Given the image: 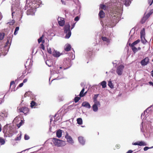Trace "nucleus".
<instances>
[{"mask_svg": "<svg viewBox=\"0 0 153 153\" xmlns=\"http://www.w3.org/2000/svg\"><path fill=\"white\" fill-rule=\"evenodd\" d=\"M70 28V26L69 23L67 24L64 26V32L66 34L65 36L66 38L68 39L71 35V32Z\"/></svg>", "mask_w": 153, "mask_h": 153, "instance_id": "obj_1", "label": "nucleus"}, {"mask_svg": "<svg viewBox=\"0 0 153 153\" xmlns=\"http://www.w3.org/2000/svg\"><path fill=\"white\" fill-rule=\"evenodd\" d=\"M52 141L55 146L57 147L62 146L65 144L64 141L56 138H53Z\"/></svg>", "mask_w": 153, "mask_h": 153, "instance_id": "obj_2", "label": "nucleus"}, {"mask_svg": "<svg viewBox=\"0 0 153 153\" xmlns=\"http://www.w3.org/2000/svg\"><path fill=\"white\" fill-rule=\"evenodd\" d=\"M140 42V39H138L133 43L131 44L129 43L128 44L129 46L131 48L134 53H135L137 52V48L135 47V46L138 44Z\"/></svg>", "mask_w": 153, "mask_h": 153, "instance_id": "obj_3", "label": "nucleus"}, {"mask_svg": "<svg viewBox=\"0 0 153 153\" xmlns=\"http://www.w3.org/2000/svg\"><path fill=\"white\" fill-rule=\"evenodd\" d=\"M9 49L7 48V45H5L4 47H0V56H4L7 53Z\"/></svg>", "mask_w": 153, "mask_h": 153, "instance_id": "obj_4", "label": "nucleus"}, {"mask_svg": "<svg viewBox=\"0 0 153 153\" xmlns=\"http://www.w3.org/2000/svg\"><path fill=\"white\" fill-rule=\"evenodd\" d=\"M124 68V66L122 65H120L118 67L117 69L116 72L119 75H121L122 74Z\"/></svg>", "mask_w": 153, "mask_h": 153, "instance_id": "obj_5", "label": "nucleus"}, {"mask_svg": "<svg viewBox=\"0 0 153 153\" xmlns=\"http://www.w3.org/2000/svg\"><path fill=\"white\" fill-rule=\"evenodd\" d=\"M18 110V112H23L25 114L28 113L29 111L28 108L27 107H25L20 108Z\"/></svg>", "mask_w": 153, "mask_h": 153, "instance_id": "obj_6", "label": "nucleus"}, {"mask_svg": "<svg viewBox=\"0 0 153 153\" xmlns=\"http://www.w3.org/2000/svg\"><path fill=\"white\" fill-rule=\"evenodd\" d=\"M149 58L148 57H146L141 61L140 63L142 66H145L149 63Z\"/></svg>", "mask_w": 153, "mask_h": 153, "instance_id": "obj_7", "label": "nucleus"}, {"mask_svg": "<svg viewBox=\"0 0 153 153\" xmlns=\"http://www.w3.org/2000/svg\"><path fill=\"white\" fill-rule=\"evenodd\" d=\"M65 137L68 143L71 144L74 143V141L72 138L68 135V133L67 132H66Z\"/></svg>", "mask_w": 153, "mask_h": 153, "instance_id": "obj_8", "label": "nucleus"}, {"mask_svg": "<svg viewBox=\"0 0 153 153\" xmlns=\"http://www.w3.org/2000/svg\"><path fill=\"white\" fill-rule=\"evenodd\" d=\"M120 3L122 4H124L126 6H128L131 3L130 0H120Z\"/></svg>", "mask_w": 153, "mask_h": 153, "instance_id": "obj_9", "label": "nucleus"}, {"mask_svg": "<svg viewBox=\"0 0 153 153\" xmlns=\"http://www.w3.org/2000/svg\"><path fill=\"white\" fill-rule=\"evenodd\" d=\"M58 23L59 25L61 26H63L64 25L65 21L63 18H61L59 19V18L58 19Z\"/></svg>", "mask_w": 153, "mask_h": 153, "instance_id": "obj_10", "label": "nucleus"}, {"mask_svg": "<svg viewBox=\"0 0 153 153\" xmlns=\"http://www.w3.org/2000/svg\"><path fill=\"white\" fill-rule=\"evenodd\" d=\"M82 106L86 108H91V105L89 103L87 102H84L82 104Z\"/></svg>", "mask_w": 153, "mask_h": 153, "instance_id": "obj_11", "label": "nucleus"}, {"mask_svg": "<svg viewBox=\"0 0 153 153\" xmlns=\"http://www.w3.org/2000/svg\"><path fill=\"white\" fill-rule=\"evenodd\" d=\"M71 48L70 45L67 44L65 46L64 50L66 51H70Z\"/></svg>", "mask_w": 153, "mask_h": 153, "instance_id": "obj_12", "label": "nucleus"}, {"mask_svg": "<svg viewBox=\"0 0 153 153\" xmlns=\"http://www.w3.org/2000/svg\"><path fill=\"white\" fill-rule=\"evenodd\" d=\"M78 140L79 142L82 145H83L85 144V141L83 137L82 136L79 137Z\"/></svg>", "mask_w": 153, "mask_h": 153, "instance_id": "obj_13", "label": "nucleus"}, {"mask_svg": "<svg viewBox=\"0 0 153 153\" xmlns=\"http://www.w3.org/2000/svg\"><path fill=\"white\" fill-rule=\"evenodd\" d=\"M52 54L53 56L56 57H58L61 55L60 53L59 52L55 51L53 52Z\"/></svg>", "mask_w": 153, "mask_h": 153, "instance_id": "obj_14", "label": "nucleus"}, {"mask_svg": "<svg viewBox=\"0 0 153 153\" xmlns=\"http://www.w3.org/2000/svg\"><path fill=\"white\" fill-rule=\"evenodd\" d=\"M99 16L100 18H103L105 17V13L102 10H101L99 13Z\"/></svg>", "mask_w": 153, "mask_h": 153, "instance_id": "obj_15", "label": "nucleus"}, {"mask_svg": "<svg viewBox=\"0 0 153 153\" xmlns=\"http://www.w3.org/2000/svg\"><path fill=\"white\" fill-rule=\"evenodd\" d=\"M56 136L58 138H60L62 136V131L61 130H58L56 132Z\"/></svg>", "mask_w": 153, "mask_h": 153, "instance_id": "obj_16", "label": "nucleus"}, {"mask_svg": "<svg viewBox=\"0 0 153 153\" xmlns=\"http://www.w3.org/2000/svg\"><path fill=\"white\" fill-rule=\"evenodd\" d=\"M37 106V103L34 102L33 101H32L30 103V106L31 108H33L34 107V108H36V106Z\"/></svg>", "mask_w": 153, "mask_h": 153, "instance_id": "obj_17", "label": "nucleus"}, {"mask_svg": "<svg viewBox=\"0 0 153 153\" xmlns=\"http://www.w3.org/2000/svg\"><path fill=\"white\" fill-rule=\"evenodd\" d=\"M145 34V29L143 28L140 32V38H143V37H144Z\"/></svg>", "mask_w": 153, "mask_h": 153, "instance_id": "obj_18", "label": "nucleus"}, {"mask_svg": "<svg viewBox=\"0 0 153 153\" xmlns=\"http://www.w3.org/2000/svg\"><path fill=\"white\" fill-rule=\"evenodd\" d=\"M102 39L104 41H105L107 43H108L110 42V39L105 37L102 36Z\"/></svg>", "mask_w": 153, "mask_h": 153, "instance_id": "obj_19", "label": "nucleus"}, {"mask_svg": "<svg viewBox=\"0 0 153 153\" xmlns=\"http://www.w3.org/2000/svg\"><path fill=\"white\" fill-rule=\"evenodd\" d=\"M77 123L79 125H81L82 124V118H79L77 119Z\"/></svg>", "mask_w": 153, "mask_h": 153, "instance_id": "obj_20", "label": "nucleus"}, {"mask_svg": "<svg viewBox=\"0 0 153 153\" xmlns=\"http://www.w3.org/2000/svg\"><path fill=\"white\" fill-rule=\"evenodd\" d=\"M139 142V146H146L147 145V144L144 141H138Z\"/></svg>", "mask_w": 153, "mask_h": 153, "instance_id": "obj_21", "label": "nucleus"}, {"mask_svg": "<svg viewBox=\"0 0 153 153\" xmlns=\"http://www.w3.org/2000/svg\"><path fill=\"white\" fill-rule=\"evenodd\" d=\"M97 106L95 105L94 104L92 106V108L94 111L96 112L98 111V108Z\"/></svg>", "mask_w": 153, "mask_h": 153, "instance_id": "obj_22", "label": "nucleus"}, {"mask_svg": "<svg viewBox=\"0 0 153 153\" xmlns=\"http://www.w3.org/2000/svg\"><path fill=\"white\" fill-rule=\"evenodd\" d=\"M106 82L105 81H103L101 83V85L102 86V87L103 88H105L106 87Z\"/></svg>", "mask_w": 153, "mask_h": 153, "instance_id": "obj_23", "label": "nucleus"}, {"mask_svg": "<svg viewBox=\"0 0 153 153\" xmlns=\"http://www.w3.org/2000/svg\"><path fill=\"white\" fill-rule=\"evenodd\" d=\"M5 33H4L0 32V40H2L4 37Z\"/></svg>", "mask_w": 153, "mask_h": 153, "instance_id": "obj_24", "label": "nucleus"}, {"mask_svg": "<svg viewBox=\"0 0 153 153\" xmlns=\"http://www.w3.org/2000/svg\"><path fill=\"white\" fill-rule=\"evenodd\" d=\"M85 91V88H83L81 92H80V93L79 94V95L80 97H82L84 96V95H83L84 94V92Z\"/></svg>", "mask_w": 153, "mask_h": 153, "instance_id": "obj_25", "label": "nucleus"}, {"mask_svg": "<svg viewBox=\"0 0 153 153\" xmlns=\"http://www.w3.org/2000/svg\"><path fill=\"white\" fill-rule=\"evenodd\" d=\"M108 86L111 88H113L114 86L111 81H109L108 82Z\"/></svg>", "mask_w": 153, "mask_h": 153, "instance_id": "obj_26", "label": "nucleus"}, {"mask_svg": "<svg viewBox=\"0 0 153 153\" xmlns=\"http://www.w3.org/2000/svg\"><path fill=\"white\" fill-rule=\"evenodd\" d=\"M143 37V38H141V41L143 43L145 44L147 42V41L145 39V37Z\"/></svg>", "mask_w": 153, "mask_h": 153, "instance_id": "obj_27", "label": "nucleus"}, {"mask_svg": "<svg viewBox=\"0 0 153 153\" xmlns=\"http://www.w3.org/2000/svg\"><path fill=\"white\" fill-rule=\"evenodd\" d=\"M5 143V141L4 140L1 138L0 137V143H1V145H2L4 144Z\"/></svg>", "mask_w": 153, "mask_h": 153, "instance_id": "obj_28", "label": "nucleus"}, {"mask_svg": "<svg viewBox=\"0 0 153 153\" xmlns=\"http://www.w3.org/2000/svg\"><path fill=\"white\" fill-rule=\"evenodd\" d=\"M94 105H95L97 106H100V103L99 101H97V100H96L95 102H94Z\"/></svg>", "mask_w": 153, "mask_h": 153, "instance_id": "obj_29", "label": "nucleus"}, {"mask_svg": "<svg viewBox=\"0 0 153 153\" xmlns=\"http://www.w3.org/2000/svg\"><path fill=\"white\" fill-rule=\"evenodd\" d=\"M44 37V35H42L39 39H38V42L39 43H40L41 42H42V39Z\"/></svg>", "mask_w": 153, "mask_h": 153, "instance_id": "obj_30", "label": "nucleus"}, {"mask_svg": "<svg viewBox=\"0 0 153 153\" xmlns=\"http://www.w3.org/2000/svg\"><path fill=\"white\" fill-rule=\"evenodd\" d=\"M80 99V97H76L74 98V102L75 103L77 102Z\"/></svg>", "mask_w": 153, "mask_h": 153, "instance_id": "obj_31", "label": "nucleus"}, {"mask_svg": "<svg viewBox=\"0 0 153 153\" xmlns=\"http://www.w3.org/2000/svg\"><path fill=\"white\" fill-rule=\"evenodd\" d=\"M30 94H31V93H30V91L27 92L24 95V97H26L27 96H29L30 95Z\"/></svg>", "mask_w": 153, "mask_h": 153, "instance_id": "obj_32", "label": "nucleus"}, {"mask_svg": "<svg viewBox=\"0 0 153 153\" xmlns=\"http://www.w3.org/2000/svg\"><path fill=\"white\" fill-rule=\"evenodd\" d=\"M19 30V27H16L15 30L14 32V34L15 35H16L17 33V32Z\"/></svg>", "mask_w": 153, "mask_h": 153, "instance_id": "obj_33", "label": "nucleus"}, {"mask_svg": "<svg viewBox=\"0 0 153 153\" xmlns=\"http://www.w3.org/2000/svg\"><path fill=\"white\" fill-rule=\"evenodd\" d=\"M21 135H18L17 137L15 139V140L16 141L20 140L21 139Z\"/></svg>", "mask_w": 153, "mask_h": 153, "instance_id": "obj_34", "label": "nucleus"}, {"mask_svg": "<svg viewBox=\"0 0 153 153\" xmlns=\"http://www.w3.org/2000/svg\"><path fill=\"white\" fill-rule=\"evenodd\" d=\"M99 96V94H95L93 98L94 102H95L96 100H97V98Z\"/></svg>", "mask_w": 153, "mask_h": 153, "instance_id": "obj_35", "label": "nucleus"}, {"mask_svg": "<svg viewBox=\"0 0 153 153\" xmlns=\"http://www.w3.org/2000/svg\"><path fill=\"white\" fill-rule=\"evenodd\" d=\"M44 42H45L43 40L42 41V44H41V45H40V46H41L40 48H42L43 50H44L45 49L44 45L43 44V43Z\"/></svg>", "mask_w": 153, "mask_h": 153, "instance_id": "obj_36", "label": "nucleus"}, {"mask_svg": "<svg viewBox=\"0 0 153 153\" xmlns=\"http://www.w3.org/2000/svg\"><path fill=\"white\" fill-rule=\"evenodd\" d=\"M100 8L101 9H105V5L101 4L100 6Z\"/></svg>", "mask_w": 153, "mask_h": 153, "instance_id": "obj_37", "label": "nucleus"}, {"mask_svg": "<svg viewBox=\"0 0 153 153\" xmlns=\"http://www.w3.org/2000/svg\"><path fill=\"white\" fill-rule=\"evenodd\" d=\"M23 121L22 120H21L20 123L17 124V126L19 128L22 125V123H23Z\"/></svg>", "mask_w": 153, "mask_h": 153, "instance_id": "obj_38", "label": "nucleus"}, {"mask_svg": "<svg viewBox=\"0 0 153 153\" xmlns=\"http://www.w3.org/2000/svg\"><path fill=\"white\" fill-rule=\"evenodd\" d=\"M148 3L151 6L153 3V0H148Z\"/></svg>", "mask_w": 153, "mask_h": 153, "instance_id": "obj_39", "label": "nucleus"}, {"mask_svg": "<svg viewBox=\"0 0 153 153\" xmlns=\"http://www.w3.org/2000/svg\"><path fill=\"white\" fill-rule=\"evenodd\" d=\"M29 136L27 135L26 134H25L24 136V139L25 140H28L29 139Z\"/></svg>", "mask_w": 153, "mask_h": 153, "instance_id": "obj_40", "label": "nucleus"}, {"mask_svg": "<svg viewBox=\"0 0 153 153\" xmlns=\"http://www.w3.org/2000/svg\"><path fill=\"white\" fill-rule=\"evenodd\" d=\"M153 147H145L144 148V151H147V150H148L149 149H151V148H153Z\"/></svg>", "mask_w": 153, "mask_h": 153, "instance_id": "obj_41", "label": "nucleus"}, {"mask_svg": "<svg viewBox=\"0 0 153 153\" xmlns=\"http://www.w3.org/2000/svg\"><path fill=\"white\" fill-rule=\"evenodd\" d=\"M9 44V45H10V44L9 43V41L8 40H7V42H6V45H7V48H8V49H9V45H8Z\"/></svg>", "mask_w": 153, "mask_h": 153, "instance_id": "obj_42", "label": "nucleus"}, {"mask_svg": "<svg viewBox=\"0 0 153 153\" xmlns=\"http://www.w3.org/2000/svg\"><path fill=\"white\" fill-rule=\"evenodd\" d=\"M15 82L14 81H12L10 83V88H11V86L13 85H15Z\"/></svg>", "mask_w": 153, "mask_h": 153, "instance_id": "obj_43", "label": "nucleus"}, {"mask_svg": "<svg viewBox=\"0 0 153 153\" xmlns=\"http://www.w3.org/2000/svg\"><path fill=\"white\" fill-rule=\"evenodd\" d=\"M48 52L50 54L52 53V51L50 48L48 49Z\"/></svg>", "mask_w": 153, "mask_h": 153, "instance_id": "obj_44", "label": "nucleus"}, {"mask_svg": "<svg viewBox=\"0 0 153 153\" xmlns=\"http://www.w3.org/2000/svg\"><path fill=\"white\" fill-rule=\"evenodd\" d=\"M79 17L78 16H77L74 18V20L75 21H78L79 19Z\"/></svg>", "mask_w": 153, "mask_h": 153, "instance_id": "obj_45", "label": "nucleus"}, {"mask_svg": "<svg viewBox=\"0 0 153 153\" xmlns=\"http://www.w3.org/2000/svg\"><path fill=\"white\" fill-rule=\"evenodd\" d=\"M23 83L22 82V83H21L19 85L18 87H21L23 86Z\"/></svg>", "mask_w": 153, "mask_h": 153, "instance_id": "obj_46", "label": "nucleus"}, {"mask_svg": "<svg viewBox=\"0 0 153 153\" xmlns=\"http://www.w3.org/2000/svg\"><path fill=\"white\" fill-rule=\"evenodd\" d=\"M133 144L134 145H139V142L138 141L134 143H133Z\"/></svg>", "mask_w": 153, "mask_h": 153, "instance_id": "obj_47", "label": "nucleus"}, {"mask_svg": "<svg viewBox=\"0 0 153 153\" xmlns=\"http://www.w3.org/2000/svg\"><path fill=\"white\" fill-rule=\"evenodd\" d=\"M120 146L119 144H117L116 146V148L117 149H119L120 148Z\"/></svg>", "mask_w": 153, "mask_h": 153, "instance_id": "obj_48", "label": "nucleus"}, {"mask_svg": "<svg viewBox=\"0 0 153 153\" xmlns=\"http://www.w3.org/2000/svg\"><path fill=\"white\" fill-rule=\"evenodd\" d=\"M3 102V98L2 97L1 98H0V105Z\"/></svg>", "mask_w": 153, "mask_h": 153, "instance_id": "obj_49", "label": "nucleus"}, {"mask_svg": "<svg viewBox=\"0 0 153 153\" xmlns=\"http://www.w3.org/2000/svg\"><path fill=\"white\" fill-rule=\"evenodd\" d=\"M133 152V151H132L131 150H129L126 153H132Z\"/></svg>", "mask_w": 153, "mask_h": 153, "instance_id": "obj_50", "label": "nucleus"}, {"mask_svg": "<svg viewBox=\"0 0 153 153\" xmlns=\"http://www.w3.org/2000/svg\"><path fill=\"white\" fill-rule=\"evenodd\" d=\"M27 81V79H25L23 80V83L26 82Z\"/></svg>", "mask_w": 153, "mask_h": 153, "instance_id": "obj_51", "label": "nucleus"}, {"mask_svg": "<svg viewBox=\"0 0 153 153\" xmlns=\"http://www.w3.org/2000/svg\"><path fill=\"white\" fill-rule=\"evenodd\" d=\"M75 24H74L73 25H72V27H71V30H72L73 28H74V26H75Z\"/></svg>", "mask_w": 153, "mask_h": 153, "instance_id": "obj_52", "label": "nucleus"}, {"mask_svg": "<svg viewBox=\"0 0 153 153\" xmlns=\"http://www.w3.org/2000/svg\"><path fill=\"white\" fill-rule=\"evenodd\" d=\"M141 49V48L140 47H138L137 48V51L138 50H140Z\"/></svg>", "mask_w": 153, "mask_h": 153, "instance_id": "obj_53", "label": "nucleus"}, {"mask_svg": "<svg viewBox=\"0 0 153 153\" xmlns=\"http://www.w3.org/2000/svg\"><path fill=\"white\" fill-rule=\"evenodd\" d=\"M151 75L152 77H153V70L151 72Z\"/></svg>", "mask_w": 153, "mask_h": 153, "instance_id": "obj_54", "label": "nucleus"}, {"mask_svg": "<svg viewBox=\"0 0 153 153\" xmlns=\"http://www.w3.org/2000/svg\"><path fill=\"white\" fill-rule=\"evenodd\" d=\"M13 22H12V24H10V25H13V24H14L15 22H14V21L13 20Z\"/></svg>", "mask_w": 153, "mask_h": 153, "instance_id": "obj_55", "label": "nucleus"}, {"mask_svg": "<svg viewBox=\"0 0 153 153\" xmlns=\"http://www.w3.org/2000/svg\"><path fill=\"white\" fill-rule=\"evenodd\" d=\"M87 91H86L84 93V94H83V95H84V96H85V95L86 94H87Z\"/></svg>", "mask_w": 153, "mask_h": 153, "instance_id": "obj_56", "label": "nucleus"}, {"mask_svg": "<svg viewBox=\"0 0 153 153\" xmlns=\"http://www.w3.org/2000/svg\"><path fill=\"white\" fill-rule=\"evenodd\" d=\"M29 11H29V10H27V15H29V14H29L28 13H29Z\"/></svg>", "mask_w": 153, "mask_h": 153, "instance_id": "obj_57", "label": "nucleus"}, {"mask_svg": "<svg viewBox=\"0 0 153 153\" xmlns=\"http://www.w3.org/2000/svg\"><path fill=\"white\" fill-rule=\"evenodd\" d=\"M62 68H63V67H59V68H60V69H62Z\"/></svg>", "mask_w": 153, "mask_h": 153, "instance_id": "obj_58", "label": "nucleus"}, {"mask_svg": "<svg viewBox=\"0 0 153 153\" xmlns=\"http://www.w3.org/2000/svg\"><path fill=\"white\" fill-rule=\"evenodd\" d=\"M1 126H0V132L1 131Z\"/></svg>", "mask_w": 153, "mask_h": 153, "instance_id": "obj_59", "label": "nucleus"}, {"mask_svg": "<svg viewBox=\"0 0 153 153\" xmlns=\"http://www.w3.org/2000/svg\"><path fill=\"white\" fill-rule=\"evenodd\" d=\"M4 97V96H3H3H2V97H1H1H2V98L3 99V97Z\"/></svg>", "mask_w": 153, "mask_h": 153, "instance_id": "obj_60", "label": "nucleus"}, {"mask_svg": "<svg viewBox=\"0 0 153 153\" xmlns=\"http://www.w3.org/2000/svg\"><path fill=\"white\" fill-rule=\"evenodd\" d=\"M4 97V96H3H3H2V97H1H1H2V98L3 99V97Z\"/></svg>", "mask_w": 153, "mask_h": 153, "instance_id": "obj_61", "label": "nucleus"}, {"mask_svg": "<svg viewBox=\"0 0 153 153\" xmlns=\"http://www.w3.org/2000/svg\"><path fill=\"white\" fill-rule=\"evenodd\" d=\"M25 68H26L27 69V68H26V67H27V66L26 65H25Z\"/></svg>", "mask_w": 153, "mask_h": 153, "instance_id": "obj_62", "label": "nucleus"}, {"mask_svg": "<svg viewBox=\"0 0 153 153\" xmlns=\"http://www.w3.org/2000/svg\"><path fill=\"white\" fill-rule=\"evenodd\" d=\"M151 14H150L149 15V16H150V15Z\"/></svg>", "mask_w": 153, "mask_h": 153, "instance_id": "obj_63", "label": "nucleus"}, {"mask_svg": "<svg viewBox=\"0 0 153 153\" xmlns=\"http://www.w3.org/2000/svg\"><path fill=\"white\" fill-rule=\"evenodd\" d=\"M20 153L18 152V153Z\"/></svg>", "mask_w": 153, "mask_h": 153, "instance_id": "obj_64", "label": "nucleus"}]
</instances>
